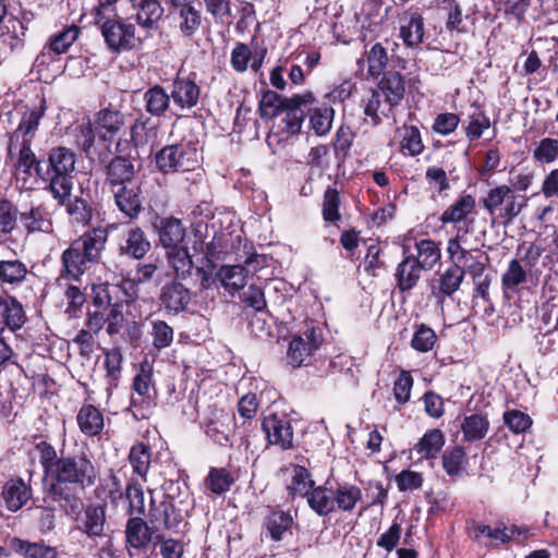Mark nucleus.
<instances>
[{
	"mask_svg": "<svg viewBox=\"0 0 558 558\" xmlns=\"http://www.w3.org/2000/svg\"><path fill=\"white\" fill-rule=\"evenodd\" d=\"M306 500L310 508L320 517L335 511L333 490L325 485L313 488Z\"/></svg>",
	"mask_w": 558,
	"mask_h": 558,
	"instance_id": "e433bc0d",
	"label": "nucleus"
},
{
	"mask_svg": "<svg viewBox=\"0 0 558 558\" xmlns=\"http://www.w3.org/2000/svg\"><path fill=\"white\" fill-rule=\"evenodd\" d=\"M292 98H301L295 105L286 106L282 109V113L284 117L282 122L284 123L283 130L291 135L299 134L302 129V124L305 118V113L302 109V106L311 105L315 101V97L312 92H306L304 94L293 95Z\"/></svg>",
	"mask_w": 558,
	"mask_h": 558,
	"instance_id": "4be33fe9",
	"label": "nucleus"
},
{
	"mask_svg": "<svg viewBox=\"0 0 558 558\" xmlns=\"http://www.w3.org/2000/svg\"><path fill=\"white\" fill-rule=\"evenodd\" d=\"M129 147L130 144L126 141L119 140L116 144V156L105 166V184L110 191L134 183L136 157Z\"/></svg>",
	"mask_w": 558,
	"mask_h": 558,
	"instance_id": "0eeeda50",
	"label": "nucleus"
},
{
	"mask_svg": "<svg viewBox=\"0 0 558 558\" xmlns=\"http://www.w3.org/2000/svg\"><path fill=\"white\" fill-rule=\"evenodd\" d=\"M112 14L95 17V24L100 27L101 35L109 50L113 53L140 50L143 40L136 36L135 26L122 20L111 19Z\"/></svg>",
	"mask_w": 558,
	"mask_h": 558,
	"instance_id": "39448f33",
	"label": "nucleus"
},
{
	"mask_svg": "<svg viewBox=\"0 0 558 558\" xmlns=\"http://www.w3.org/2000/svg\"><path fill=\"white\" fill-rule=\"evenodd\" d=\"M108 240L105 228H93L73 240L61 254V277L78 280L89 265L101 259Z\"/></svg>",
	"mask_w": 558,
	"mask_h": 558,
	"instance_id": "f03ea898",
	"label": "nucleus"
},
{
	"mask_svg": "<svg viewBox=\"0 0 558 558\" xmlns=\"http://www.w3.org/2000/svg\"><path fill=\"white\" fill-rule=\"evenodd\" d=\"M361 498V488L352 484H340L333 490L335 508L342 511H352Z\"/></svg>",
	"mask_w": 558,
	"mask_h": 558,
	"instance_id": "49530a36",
	"label": "nucleus"
},
{
	"mask_svg": "<svg viewBox=\"0 0 558 558\" xmlns=\"http://www.w3.org/2000/svg\"><path fill=\"white\" fill-rule=\"evenodd\" d=\"M29 276L27 265L20 259L0 262V284L16 288L23 284Z\"/></svg>",
	"mask_w": 558,
	"mask_h": 558,
	"instance_id": "7c9ffc66",
	"label": "nucleus"
},
{
	"mask_svg": "<svg viewBox=\"0 0 558 558\" xmlns=\"http://www.w3.org/2000/svg\"><path fill=\"white\" fill-rule=\"evenodd\" d=\"M136 11L134 20L145 29H155L163 15L159 0H129Z\"/></svg>",
	"mask_w": 558,
	"mask_h": 558,
	"instance_id": "b1692460",
	"label": "nucleus"
},
{
	"mask_svg": "<svg viewBox=\"0 0 558 558\" xmlns=\"http://www.w3.org/2000/svg\"><path fill=\"white\" fill-rule=\"evenodd\" d=\"M234 477L226 468H210L205 486L216 495L225 494L234 483Z\"/></svg>",
	"mask_w": 558,
	"mask_h": 558,
	"instance_id": "8fccbe9b",
	"label": "nucleus"
},
{
	"mask_svg": "<svg viewBox=\"0 0 558 558\" xmlns=\"http://www.w3.org/2000/svg\"><path fill=\"white\" fill-rule=\"evenodd\" d=\"M76 155L68 147H53L48 153V169L43 180L49 182V190L53 198L60 205L71 196L72 191V173L75 170Z\"/></svg>",
	"mask_w": 558,
	"mask_h": 558,
	"instance_id": "7ed1b4c3",
	"label": "nucleus"
},
{
	"mask_svg": "<svg viewBox=\"0 0 558 558\" xmlns=\"http://www.w3.org/2000/svg\"><path fill=\"white\" fill-rule=\"evenodd\" d=\"M333 109L329 107L315 108L310 114L311 128L318 136L326 135L332 125Z\"/></svg>",
	"mask_w": 558,
	"mask_h": 558,
	"instance_id": "0e129e2a",
	"label": "nucleus"
},
{
	"mask_svg": "<svg viewBox=\"0 0 558 558\" xmlns=\"http://www.w3.org/2000/svg\"><path fill=\"white\" fill-rule=\"evenodd\" d=\"M489 429V421L486 415L474 413L466 415L461 423L464 440L469 442L482 440Z\"/></svg>",
	"mask_w": 558,
	"mask_h": 558,
	"instance_id": "4c0bfd02",
	"label": "nucleus"
},
{
	"mask_svg": "<svg viewBox=\"0 0 558 558\" xmlns=\"http://www.w3.org/2000/svg\"><path fill=\"white\" fill-rule=\"evenodd\" d=\"M167 257L175 276L182 280L191 279L199 290H207L215 283V265L208 257H205L204 264L196 268L189 250L184 246L169 250Z\"/></svg>",
	"mask_w": 558,
	"mask_h": 558,
	"instance_id": "20e7f679",
	"label": "nucleus"
},
{
	"mask_svg": "<svg viewBox=\"0 0 558 558\" xmlns=\"http://www.w3.org/2000/svg\"><path fill=\"white\" fill-rule=\"evenodd\" d=\"M151 344L155 349L161 350L171 345L173 341V328L166 322L156 319L150 323Z\"/></svg>",
	"mask_w": 558,
	"mask_h": 558,
	"instance_id": "bf43d9fd",
	"label": "nucleus"
},
{
	"mask_svg": "<svg viewBox=\"0 0 558 558\" xmlns=\"http://www.w3.org/2000/svg\"><path fill=\"white\" fill-rule=\"evenodd\" d=\"M133 294L134 292L126 294L125 298L117 302V306H108L105 308L108 311L105 312V319L107 324V332L109 336H113L120 332L124 323V316L121 308L123 304H129L134 300Z\"/></svg>",
	"mask_w": 558,
	"mask_h": 558,
	"instance_id": "5fc2aeb1",
	"label": "nucleus"
},
{
	"mask_svg": "<svg viewBox=\"0 0 558 558\" xmlns=\"http://www.w3.org/2000/svg\"><path fill=\"white\" fill-rule=\"evenodd\" d=\"M44 116V108L34 109L25 112L21 119L17 129L9 137L8 155L12 156L13 147L23 138H29L32 142L35 132L38 129L40 119Z\"/></svg>",
	"mask_w": 558,
	"mask_h": 558,
	"instance_id": "bb28decb",
	"label": "nucleus"
},
{
	"mask_svg": "<svg viewBox=\"0 0 558 558\" xmlns=\"http://www.w3.org/2000/svg\"><path fill=\"white\" fill-rule=\"evenodd\" d=\"M262 426L269 444L277 445L283 450L292 447L293 428L284 415L270 414L263 420Z\"/></svg>",
	"mask_w": 558,
	"mask_h": 558,
	"instance_id": "ddd939ff",
	"label": "nucleus"
},
{
	"mask_svg": "<svg viewBox=\"0 0 558 558\" xmlns=\"http://www.w3.org/2000/svg\"><path fill=\"white\" fill-rule=\"evenodd\" d=\"M133 389L143 400L150 401L156 396L153 386V368L147 362L141 364V368L133 379Z\"/></svg>",
	"mask_w": 558,
	"mask_h": 558,
	"instance_id": "3c124183",
	"label": "nucleus"
},
{
	"mask_svg": "<svg viewBox=\"0 0 558 558\" xmlns=\"http://www.w3.org/2000/svg\"><path fill=\"white\" fill-rule=\"evenodd\" d=\"M125 546L130 557H133L132 549H145L154 537V530L141 517H131L125 524Z\"/></svg>",
	"mask_w": 558,
	"mask_h": 558,
	"instance_id": "2eb2a0df",
	"label": "nucleus"
},
{
	"mask_svg": "<svg viewBox=\"0 0 558 558\" xmlns=\"http://www.w3.org/2000/svg\"><path fill=\"white\" fill-rule=\"evenodd\" d=\"M19 220L27 233L52 231V219L47 207L43 204L33 205L19 214Z\"/></svg>",
	"mask_w": 558,
	"mask_h": 558,
	"instance_id": "aec40b11",
	"label": "nucleus"
},
{
	"mask_svg": "<svg viewBox=\"0 0 558 558\" xmlns=\"http://www.w3.org/2000/svg\"><path fill=\"white\" fill-rule=\"evenodd\" d=\"M143 100L146 112L153 117H163L170 107L171 95L156 84L144 93Z\"/></svg>",
	"mask_w": 558,
	"mask_h": 558,
	"instance_id": "473e14b6",
	"label": "nucleus"
},
{
	"mask_svg": "<svg viewBox=\"0 0 558 558\" xmlns=\"http://www.w3.org/2000/svg\"><path fill=\"white\" fill-rule=\"evenodd\" d=\"M25 322L26 314L21 302L14 296L0 295V335L5 329H21Z\"/></svg>",
	"mask_w": 558,
	"mask_h": 558,
	"instance_id": "a211bd4d",
	"label": "nucleus"
},
{
	"mask_svg": "<svg viewBox=\"0 0 558 558\" xmlns=\"http://www.w3.org/2000/svg\"><path fill=\"white\" fill-rule=\"evenodd\" d=\"M367 62V74L373 78H378L384 74V70L388 64V53L381 44L373 45L369 50L365 52Z\"/></svg>",
	"mask_w": 558,
	"mask_h": 558,
	"instance_id": "603ef678",
	"label": "nucleus"
},
{
	"mask_svg": "<svg viewBox=\"0 0 558 558\" xmlns=\"http://www.w3.org/2000/svg\"><path fill=\"white\" fill-rule=\"evenodd\" d=\"M178 27L185 37L195 35L202 25V13L191 4L177 7Z\"/></svg>",
	"mask_w": 558,
	"mask_h": 558,
	"instance_id": "ea45409f",
	"label": "nucleus"
},
{
	"mask_svg": "<svg viewBox=\"0 0 558 558\" xmlns=\"http://www.w3.org/2000/svg\"><path fill=\"white\" fill-rule=\"evenodd\" d=\"M464 269L460 265L452 263L438 276V293L442 296H451L459 290L461 283L464 280Z\"/></svg>",
	"mask_w": 558,
	"mask_h": 558,
	"instance_id": "c9c22d12",
	"label": "nucleus"
},
{
	"mask_svg": "<svg viewBox=\"0 0 558 558\" xmlns=\"http://www.w3.org/2000/svg\"><path fill=\"white\" fill-rule=\"evenodd\" d=\"M125 497L129 500V514L142 518L145 514V498L142 486L130 482L125 489Z\"/></svg>",
	"mask_w": 558,
	"mask_h": 558,
	"instance_id": "338daca9",
	"label": "nucleus"
},
{
	"mask_svg": "<svg viewBox=\"0 0 558 558\" xmlns=\"http://www.w3.org/2000/svg\"><path fill=\"white\" fill-rule=\"evenodd\" d=\"M250 270L245 266H225L220 269L219 276L226 289L239 291L245 287Z\"/></svg>",
	"mask_w": 558,
	"mask_h": 558,
	"instance_id": "09e8293b",
	"label": "nucleus"
},
{
	"mask_svg": "<svg viewBox=\"0 0 558 558\" xmlns=\"http://www.w3.org/2000/svg\"><path fill=\"white\" fill-rule=\"evenodd\" d=\"M313 488L314 481L311 478L310 472L304 466L295 465L291 484L289 485L290 494L307 497Z\"/></svg>",
	"mask_w": 558,
	"mask_h": 558,
	"instance_id": "680f3d73",
	"label": "nucleus"
},
{
	"mask_svg": "<svg viewBox=\"0 0 558 558\" xmlns=\"http://www.w3.org/2000/svg\"><path fill=\"white\" fill-rule=\"evenodd\" d=\"M401 132L400 149L404 155L416 157L424 150L421 132L415 125H403Z\"/></svg>",
	"mask_w": 558,
	"mask_h": 558,
	"instance_id": "de8ad7c7",
	"label": "nucleus"
},
{
	"mask_svg": "<svg viewBox=\"0 0 558 558\" xmlns=\"http://www.w3.org/2000/svg\"><path fill=\"white\" fill-rule=\"evenodd\" d=\"M466 452L461 446H453L447 448L442 456V468L447 475L451 477L459 476L466 464Z\"/></svg>",
	"mask_w": 558,
	"mask_h": 558,
	"instance_id": "37998d69",
	"label": "nucleus"
},
{
	"mask_svg": "<svg viewBox=\"0 0 558 558\" xmlns=\"http://www.w3.org/2000/svg\"><path fill=\"white\" fill-rule=\"evenodd\" d=\"M301 98L281 97L274 90H266L259 100V114L262 118L274 119L282 113L286 106L298 104Z\"/></svg>",
	"mask_w": 558,
	"mask_h": 558,
	"instance_id": "72a5a7b5",
	"label": "nucleus"
},
{
	"mask_svg": "<svg viewBox=\"0 0 558 558\" xmlns=\"http://www.w3.org/2000/svg\"><path fill=\"white\" fill-rule=\"evenodd\" d=\"M533 158L541 163H550L558 159V140L543 138L533 151Z\"/></svg>",
	"mask_w": 558,
	"mask_h": 558,
	"instance_id": "774afa93",
	"label": "nucleus"
},
{
	"mask_svg": "<svg viewBox=\"0 0 558 558\" xmlns=\"http://www.w3.org/2000/svg\"><path fill=\"white\" fill-rule=\"evenodd\" d=\"M124 114L118 110L102 109L95 119V131L102 141H111V138L124 125Z\"/></svg>",
	"mask_w": 558,
	"mask_h": 558,
	"instance_id": "cd10ccee",
	"label": "nucleus"
},
{
	"mask_svg": "<svg viewBox=\"0 0 558 558\" xmlns=\"http://www.w3.org/2000/svg\"><path fill=\"white\" fill-rule=\"evenodd\" d=\"M130 142L126 141L130 144L129 149H131L132 154L137 158L138 148L145 147L154 140L156 130L149 126V119H137L130 130Z\"/></svg>",
	"mask_w": 558,
	"mask_h": 558,
	"instance_id": "58836bf2",
	"label": "nucleus"
},
{
	"mask_svg": "<svg viewBox=\"0 0 558 558\" xmlns=\"http://www.w3.org/2000/svg\"><path fill=\"white\" fill-rule=\"evenodd\" d=\"M150 247V241L144 230L134 226L126 231L124 241L119 246V253L134 259H142Z\"/></svg>",
	"mask_w": 558,
	"mask_h": 558,
	"instance_id": "a878e982",
	"label": "nucleus"
},
{
	"mask_svg": "<svg viewBox=\"0 0 558 558\" xmlns=\"http://www.w3.org/2000/svg\"><path fill=\"white\" fill-rule=\"evenodd\" d=\"M31 143L29 138H23L13 147L14 149L19 146V157L15 167L27 175H32L34 170L43 179L44 174H41L40 162L32 150Z\"/></svg>",
	"mask_w": 558,
	"mask_h": 558,
	"instance_id": "a19ab883",
	"label": "nucleus"
},
{
	"mask_svg": "<svg viewBox=\"0 0 558 558\" xmlns=\"http://www.w3.org/2000/svg\"><path fill=\"white\" fill-rule=\"evenodd\" d=\"M162 305L172 313H180L186 310L191 302V292L179 281L166 283L160 293Z\"/></svg>",
	"mask_w": 558,
	"mask_h": 558,
	"instance_id": "393cba45",
	"label": "nucleus"
},
{
	"mask_svg": "<svg viewBox=\"0 0 558 558\" xmlns=\"http://www.w3.org/2000/svg\"><path fill=\"white\" fill-rule=\"evenodd\" d=\"M407 255H412L425 271L430 270L440 260L441 252L438 244L430 239H422L415 242L414 252L407 250Z\"/></svg>",
	"mask_w": 558,
	"mask_h": 558,
	"instance_id": "c85d7f7f",
	"label": "nucleus"
},
{
	"mask_svg": "<svg viewBox=\"0 0 558 558\" xmlns=\"http://www.w3.org/2000/svg\"><path fill=\"white\" fill-rule=\"evenodd\" d=\"M134 292V282L123 280L120 284L108 282L93 286V304L98 307L117 306V302Z\"/></svg>",
	"mask_w": 558,
	"mask_h": 558,
	"instance_id": "f3484780",
	"label": "nucleus"
},
{
	"mask_svg": "<svg viewBox=\"0 0 558 558\" xmlns=\"http://www.w3.org/2000/svg\"><path fill=\"white\" fill-rule=\"evenodd\" d=\"M171 99L181 109H191L198 104L201 88L189 76H177L172 82Z\"/></svg>",
	"mask_w": 558,
	"mask_h": 558,
	"instance_id": "6ab92c4d",
	"label": "nucleus"
},
{
	"mask_svg": "<svg viewBox=\"0 0 558 558\" xmlns=\"http://www.w3.org/2000/svg\"><path fill=\"white\" fill-rule=\"evenodd\" d=\"M445 445V437L440 429H430L424 434L415 446V450L422 458H435Z\"/></svg>",
	"mask_w": 558,
	"mask_h": 558,
	"instance_id": "c03bdc74",
	"label": "nucleus"
},
{
	"mask_svg": "<svg viewBox=\"0 0 558 558\" xmlns=\"http://www.w3.org/2000/svg\"><path fill=\"white\" fill-rule=\"evenodd\" d=\"M76 422L80 430L88 437L97 436L104 429V416L93 404L82 405L76 415Z\"/></svg>",
	"mask_w": 558,
	"mask_h": 558,
	"instance_id": "2f4dec72",
	"label": "nucleus"
},
{
	"mask_svg": "<svg viewBox=\"0 0 558 558\" xmlns=\"http://www.w3.org/2000/svg\"><path fill=\"white\" fill-rule=\"evenodd\" d=\"M76 529L87 538L97 544L99 539L109 537V524L107 522V502H90L84 506L78 513L73 514Z\"/></svg>",
	"mask_w": 558,
	"mask_h": 558,
	"instance_id": "1a4fd4ad",
	"label": "nucleus"
},
{
	"mask_svg": "<svg viewBox=\"0 0 558 558\" xmlns=\"http://www.w3.org/2000/svg\"><path fill=\"white\" fill-rule=\"evenodd\" d=\"M155 162L162 173L186 172L197 167V149L190 144L167 145L155 155Z\"/></svg>",
	"mask_w": 558,
	"mask_h": 558,
	"instance_id": "6e6552de",
	"label": "nucleus"
},
{
	"mask_svg": "<svg viewBox=\"0 0 558 558\" xmlns=\"http://www.w3.org/2000/svg\"><path fill=\"white\" fill-rule=\"evenodd\" d=\"M78 34L80 28L76 25L66 26L50 37L47 47L57 54L64 53L77 39Z\"/></svg>",
	"mask_w": 558,
	"mask_h": 558,
	"instance_id": "6e6d98bb",
	"label": "nucleus"
},
{
	"mask_svg": "<svg viewBox=\"0 0 558 558\" xmlns=\"http://www.w3.org/2000/svg\"><path fill=\"white\" fill-rule=\"evenodd\" d=\"M205 433L216 444L226 446L231 442L234 427V415L222 409H214L205 418Z\"/></svg>",
	"mask_w": 558,
	"mask_h": 558,
	"instance_id": "9b49d317",
	"label": "nucleus"
},
{
	"mask_svg": "<svg viewBox=\"0 0 558 558\" xmlns=\"http://www.w3.org/2000/svg\"><path fill=\"white\" fill-rule=\"evenodd\" d=\"M527 282V272L518 259H511L501 276L505 291L518 292L519 288Z\"/></svg>",
	"mask_w": 558,
	"mask_h": 558,
	"instance_id": "a18cd8bd",
	"label": "nucleus"
},
{
	"mask_svg": "<svg viewBox=\"0 0 558 558\" xmlns=\"http://www.w3.org/2000/svg\"><path fill=\"white\" fill-rule=\"evenodd\" d=\"M340 194L333 187H328L324 194L323 217L328 222H336L341 219L340 214Z\"/></svg>",
	"mask_w": 558,
	"mask_h": 558,
	"instance_id": "69168bd1",
	"label": "nucleus"
},
{
	"mask_svg": "<svg viewBox=\"0 0 558 558\" xmlns=\"http://www.w3.org/2000/svg\"><path fill=\"white\" fill-rule=\"evenodd\" d=\"M476 202L471 194H462L442 211L439 220L446 223H458L463 221L475 209Z\"/></svg>",
	"mask_w": 558,
	"mask_h": 558,
	"instance_id": "f704fd0d",
	"label": "nucleus"
},
{
	"mask_svg": "<svg viewBox=\"0 0 558 558\" xmlns=\"http://www.w3.org/2000/svg\"><path fill=\"white\" fill-rule=\"evenodd\" d=\"M151 450L144 442H137L131 447L129 462L133 472L144 481L150 468Z\"/></svg>",
	"mask_w": 558,
	"mask_h": 558,
	"instance_id": "79ce46f5",
	"label": "nucleus"
},
{
	"mask_svg": "<svg viewBox=\"0 0 558 558\" xmlns=\"http://www.w3.org/2000/svg\"><path fill=\"white\" fill-rule=\"evenodd\" d=\"M380 95L385 97V102L388 105V111L392 112L393 109L401 104L405 94V82L400 72L387 71L381 74V78L377 84V89Z\"/></svg>",
	"mask_w": 558,
	"mask_h": 558,
	"instance_id": "dca6fc26",
	"label": "nucleus"
},
{
	"mask_svg": "<svg viewBox=\"0 0 558 558\" xmlns=\"http://www.w3.org/2000/svg\"><path fill=\"white\" fill-rule=\"evenodd\" d=\"M44 475L50 483L46 496L57 502L68 515L78 513L82 498L74 486L82 490L94 486L99 472L92 457L84 450H70L63 442L59 450L40 436L33 437Z\"/></svg>",
	"mask_w": 558,
	"mask_h": 558,
	"instance_id": "f257e3e1",
	"label": "nucleus"
},
{
	"mask_svg": "<svg viewBox=\"0 0 558 558\" xmlns=\"http://www.w3.org/2000/svg\"><path fill=\"white\" fill-rule=\"evenodd\" d=\"M400 37L408 47H416L423 41L424 23L420 15H412L400 27Z\"/></svg>",
	"mask_w": 558,
	"mask_h": 558,
	"instance_id": "864d4df0",
	"label": "nucleus"
},
{
	"mask_svg": "<svg viewBox=\"0 0 558 558\" xmlns=\"http://www.w3.org/2000/svg\"><path fill=\"white\" fill-rule=\"evenodd\" d=\"M292 517L284 511H272L266 519V529L272 541H281L283 533L292 525Z\"/></svg>",
	"mask_w": 558,
	"mask_h": 558,
	"instance_id": "4d7b16f0",
	"label": "nucleus"
},
{
	"mask_svg": "<svg viewBox=\"0 0 558 558\" xmlns=\"http://www.w3.org/2000/svg\"><path fill=\"white\" fill-rule=\"evenodd\" d=\"M436 341V332L426 324H420L411 339V347L417 352L426 353L434 349Z\"/></svg>",
	"mask_w": 558,
	"mask_h": 558,
	"instance_id": "13d9d810",
	"label": "nucleus"
},
{
	"mask_svg": "<svg viewBox=\"0 0 558 558\" xmlns=\"http://www.w3.org/2000/svg\"><path fill=\"white\" fill-rule=\"evenodd\" d=\"M324 342L322 329L307 327L302 335L293 337L290 341L287 360L293 367L307 366L313 363L315 352Z\"/></svg>",
	"mask_w": 558,
	"mask_h": 558,
	"instance_id": "9d476101",
	"label": "nucleus"
},
{
	"mask_svg": "<svg viewBox=\"0 0 558 558\" xmlns=\"http://www.w3.org/2000/svg\"><path fill=\"white\" fill-rule=\"evenodd\" d=\"M65 204L66 213L74 222L83 226L89 223L93 217V209L88 201L82 196H75L73 201L69 198Z\"/></svg>",
	"mask_w": 558,
	"mask_h": 558,
	"instance_id": "052dcab7",
	"label": "nucleus"
},
{
	"mask_svg": "<svg viewBox=\"0 0 558 558\" xmlns=\"http://www.w3.org/2000/svg\"><path fill=\"white\" fill-rule=\"evenodd\" d=\"M423 271L425 270L414 262L412 255H407V248H404L403 258L395 271L396 286L399 291L412 290L418 283Z\"/></svg>",
	"mask_w": 558,
	"mask_h": 558,
	"instance_id": "412c9836",
	"label": "nucleus"
},
{
	"mask_svg": "<svg viewBox=\"0 0 558 558\" xmlns=\"http://www.w3.org/2000/svg\"><path fill=\"white\" fill-rule=\"evenodd\" d=\"M1 496L5 507L15 512L31 499L32 488L21 477H13L3 485Z\"/></svg>",
	"mask_w": 558,
	"mask_h": 558,
	"instance_id": "5701e85b",
	"label": "nucleus"
},
{
	"mask_svg": "<svg viewBox=\"0 0 558 558\" xmlns=\"http://www.w3.org/2000/svg\"><path fill=\"white\" fill-rule=\"evenodd\" d=\"M159 241L165 248L181 247L185 238V228L180 219L174 217L162 218L158 227Z\"/></svg>",
	"mask_w": 558,
	"mask_h": 558,
	"instance_id": "c756f323",
	"label": "nucleus"
},
{
	"mask_svg": "<svg viewBox=\"0 0 558 558\" xmlns=\"http://www.w3.org/2000/svg\"><path fill=\"white\" fill-rule=\"evenodd\" d=\"M364 102V114L365 121L371 123L373 126H377L381 124L383 118L389 117V111L386 112L384 109H380V94L376 89L371 90V96L363 100Z\"/></svg>",
	"mask_w": 558,
	"mask_h": 558,
	"instance_id": "e2e57ef3",
	"label": "nucleus"
},
{
	"mask_svg": "<svg viewBox=\"0 0 558 558\" xmlns=\"http://www.w3.org/2000/svg\"><path fill=\"white\" fill-rule=\"evenodd\" d=\"M481 203L489 215L497 214L506 223L511 222L526 206L524 196L517 195L506 184L490 189Z\"/></svg>",
	"mask_w": 558,
	"mask_h": 558,
	"instance_id": "423d86ee",
	"label": "nucleus"
},
{
	"mask_svg": "<svg viewBox=\"0 0 558 558\" xmlns=\"http://www.w3.org/2000/svg\"><path fill=\"white\" fill-rule=\"evenodd\" d=\"M118 209L129 219H136L143 211V192L138 184L123 185L110 191Z\"/></svg>",
	"mask_w": 558,
	"mask_h": 558,
	"instance_id": "4468645a",
	"label": "nucleus"
},
{
	"mask_svg": "<svg viewBox=\"0 0 558 558\" xmlns=\"http://www.w3.org/2000/svg\"><path fill=\"white\" fill-rule=\"evenodd\" d=\"M461 229L454 238L448 241L447 253L453 263L460 265L464 271L473 278V281L481 279L485 269V263L474 257L471 252L461 245Z\"/></svg>",
	"mask_w": 558,
	"mask_h": 558,
	"instance_id": "f8f14e48",
	"label": "nucleus"
}]
</instances>
